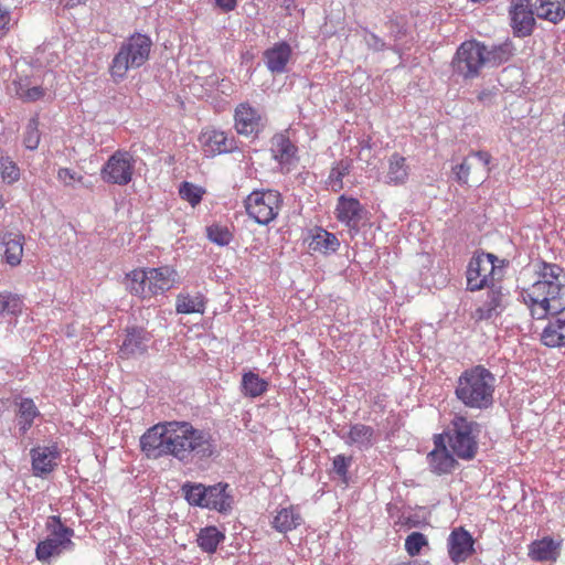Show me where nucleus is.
I'll return each instance as SVG.
<instances>
[{
  "instance_id": "10",
  "label": "nucleus",
  "mask_w": 565,
  "mask_h": 565,
  "mask_svg": "<svg viewBox=\"0 0 565 565\" xmlns=\"http://www.w3.org/2000/svg\"><path fill=\"white\" fill-rule=\"evenodd\" d=\"M136 160L127 150H116L100 169V178L108 184L127 185L131 182Z\"/></svg>"
},
{
  "instance_id": "33",
  "label": "nucleus",
  "mask_w": 565,
  "mask_h": 565,
  "mask_svg": "<svg viewBox=\"0 0 565 565\" xmlns=\"http://www.w3.org/2000/svg\"><path fill=\"white\" fill-rule=\"evenodd\" d=\"M6 263L14 267L21 263L23 256L24 236L20 233L8 232L2 236Z\"/></svg>"
},
{
  "instance_id": "21",
  "label": "nucleus",
  "mask_w": 565,
  "mask_h": 565,
  "mask_svg": "<svg viewBox=\"0 0 565 565\" xmlns=\"http://www.w3.org/2000/svg\"><path fill=\"white\" fill-rule=\"evenodd\" d=\"M14 95L24 103H33L44 97L45 89L36 76L23 75L12 82Z\"/></svg>"
},
{
  "instance_id": "14",
  "label": "nucleus",
  "mask_w": 565,
  "mask_h": 565,
  "mask_svg": "<svg viewBox=\"0 0 565 565\" xmlns=\"http://www.w3.org/2000/svg\"><path fill=\"white\" fill-rule=\"evenodd\" d=\"M151 334L141 327H127L119 347L118 354L121 359H135L147 353Z\"/></svg>"
},
{
  "instance_id": "56",
  "label": "nucleus",
  "mask_w": 565,
  "mask_h": 565,
  "mask_svg": "<svg viewBox=\"0 0 565 565\" xmlns=\"http://www.w3.org/2000/svg\"><path fill=\"white\" fill-rule=\"evenodd\" d=\"M62 2H64L65 7L73 8L82 3L83 0H62Z\"/></svg>"
},
{
  "instance_id": "42",
  "label": "nucleus",
  "mask_w": 565,
  "mask_h": 565,
  "mask_svg": "<svg viewBox=\"0 0 565 565\" xmlns=\"http://www.w3.org/2000/svg\"><path fill=\"white\" fill-rule=\"evenodd\" d=\"M207 238L218 245V246H227L233 239V233L225 225L221 224H212L206 227Z\"/></svg>"
},
{
  "instance_id": "13",
  "label": "nucleus",
  "mask_w": 565,
  "mask_h": 565,
  "mask_svg": "<svg viewBox=\"0 0 565 565\" xmlns=\"http://www.w3.org/2000/svg\"><path fill=\"white\" fill-rule=\"evenodd\" d=\"M199 142L207 157L228 153L237 149L234 136L215 128L203 129L199 136Z\"/></svg>"
},
{
  "instance_id": "38",
  "label": "nucleus",
  "mask_w": 565,
  "mask_h": 565,
  "mask_svg": "<svg viewBox=\"0 0 565 565\" xmlns=\"http://www.w3.org/2000/svg\"><path fill=\"white\" fill-rule=\"evenodd\" d=\"M514 52V46L511 41H505L500 44H494L490 49L484 45V62L492 66L501 65L508 62Z\"/></svg>"
},
{
  "instance_id": "15",
  "label": "nucleus",
  "mask_w": 565,
  "mask_h": 565,
  "mask_svg": "<svg viewBox=\"0 0 565 565\" xmlns=\"http://www.w3.org/2000/svg\"><path fill=\"white\" fill-rule=\"evenodd\" d=\"M32 473L44 478L57 467L61 452L57 444L36 446L30 450Z\"/></svg>"
},
{
  "instance_id": "40",
  "label": "nucleus",
  "mask_w": 565,
  "mask_h": 565,
  "mask_svg": "<svg viewBox=\"0 0 565 565\" xmlns=\"http://www.w3.org/2000/svg\"><path fill=\"white\" fill-rule=\"evenodd\" d=\"M351 168V159H342L334 163L329 174V184L334 191L343 188V178L350 173Z\"/></svg>"
},
{
  "instance_id": "6",
  "label": "nucleus",
  "mask_w": 565,
  "mask_h": 565,
  "mask_svg": "<svg viewBox=\"0 0 565 565\" xmlns=\"http://www.w3.org/2000/svg\"><path fill=\"white\" fill-rule=\"evenodd\" d=\"M447 433L448 445L456 457L462 460H471L478 452V439L481 425L472 419L456 414Z\"/></svg>"
},
{
  "instance_id": "2",
  "label": "nucleus",
  "mask_w": 565,
  "mask_h": 565,
  "mask_svg": "<svg viewBox=\"0 0 565 565\" xmlns=\"http://www.w3.org/2000/svg\"><path fill=\"white\" fill-rule=\"evenodd\" d=\"M537 279L521 294L533 318L541 320L548 313L565 311L564 269L553 263L540 260L535 264Z\"/></svg>"
},
{
  "instance_id": "9",
  "label": "nucleus",
  "mask_w": 565,
  "mask_h": 565,
  "mask_svg": "<svg viewBox=\"0 0 565 565\" xmlns=\"http://www.w3.org/2000/svg\"><path fill=\"white\" fill-rule=\"evenodd\" d=\"M483 54V43L476 40L462 42L451 61L454 73L465 79L478 77L486 65Z\"/></svg>"
},
{
  "instance_id": "43",
  "label": "nucleus",
  "mask_w": 565,
  "mask_h": 565,
  "mask_svg": "<svg viewBox=\"0 0 565 565\" xmlns=\"http://www.w3.org/2000/svg\"><path fill=\"white\" fill-rule=\"evenodd\" d=\"M179 194L182 200L189 202L192 206H195L201 202L204 190L201 186L184 181L180 184Z\"/></svg>"
},
{
  "instance_id": "44",
  "label": "nucleus",
  "mask_w": 565,
  "mask_h": 565,
  "mask_svg": "<svg viewBox=\"0 0 565 565\" xmlns=\"http://www.w3.org/2000/svg\"><path fill=\"white\" fill-rule=\"evenodd\" d=\"M39 119L33 117L25 126L23 145L29 150H35L40 143Z\"/></svg>"
},
{
  "instance_id": "48",
  "label": "nucleus",
  "mask_w": 565,
  "mask_h": 565,
  "mask_svg": "<svg viewBox=\"0 0 565 565\" xmlns=\"http://www.w3.org/2000/svg\"><path fill=\"white\" fill-rule=\"evenodd\" d=\"M45 526L50 534L74 536V530L64 525L60 515L49 516Z\"/></svg>"
},
{
  "instance_id": "52",
  "label": "nucleus",
  "mask_w": 565,
  "mask_h": 565,
  "mask_svg": "<svg viewBox=\"0 0 565 565\" xmlns=\"http://www.w3.org/2000/svg\"><path fill=\"white\" fill-rule=\"evenodd\" d=\"M11 11L8 6L0 3V31H7L10 28Z\"/></svg>"
},
{
  "instance_id": "31",
  "label": "nucleus",
  "mask_w": 565,
  "mask_h": 565,
  "mask_svg": "<svg viewBox=\"0 0 565 565\" xmlns=\"http://www.w3.org/2000/svg\"><path fill=\"white\" fill-rule=\"evenodd\" d=\"M127 289L142 300L153 298V291L145 268H137L126 275Z\"/></svg>"
},
{
  "instance_id": "8",
  "label": "nucleus",
  "mask_w": 565,
  "mask_h": 565,
  "mask_svg": "<svg viewBox=\"0 0 565 565\" xmlns=\"http://www.w3.org/2000/svg\"><path fill=\"white\" fill-rule=\"evenodd\" d=\"M247 215L257 224L268 225L279 215L282 196L277 190H255L244 200Z\"/></svg>"
},
{
  "instance_id": "12",
  "label": "nucleus",
  "mask_w": 565,
  "mask_h": 565,
  "mask_svg": "<svg viewBox=\"0 0 565 565\" xmlns=\"http://www.w3.org/2000/svg\"><path fill=\"white\" fill-rule=\"evenodd\" d=\"M509 15L513 34L526 38L533 33L535 26L532 0H511Z\"/></svg>"
},
{
  "instance_id": "37",
  "label": "nucleus",
  "mask_w": 565,
  "mask_h": 565,
  "mask_svg": "<svg viewBox=\"0 0 565 565\" xmlns=\"http://www.w3.org/2000/svg\"><path fill=\"white\" fill-rule=\"evenodd\" d=\"M536 14L540 19L557 23L565 17V0H537Z\"/></svg>"
},
{
  "instance_id": "50",
  "label": "nucleus",
  "mask_w": 565,
  "mask_h": 565,
  "mask_svg": "<svg viewBox=\"0 0 565 565\" xmlns=\"http://www.w3.org/2000/svg\"><path fill=\"white\" fill-rule=\"evenodd\" d=\"M470 170L471 166L468 163L467 159H465L461 163L456 164L452 167L455 180L461 185L468 184Z\"/></svg>"
},
{
  "instance_id": "29",
  "label": "nucleus",
  "mask_w": 565,
  "mask_h": 565,
  "mask_svg": "<svg viewBox=\"0 0 565 565\" xmlns=\"http://www.w3.org/2000/svg\"><path fill=\"white\" fill-rule=\"evenodd\" d=\"M308 248L311 252H319L321 254H330L338 250L340 242L333 234L321 227H316L310 232L307 238Z\"/></svg>"
},
{
  "instance_id": "11",
  "label": "nucleus",
  "mask_w": 565,
  "mask_h": 565,
  "mask_svg": "<svg viewBox=\"0 0 565 565\" xmlns=\"http://www.w3.org/2000/svg\"><path fill=\"white\" fill-rule=\"evenodd\" d=\"M265 127V119L259 109L248 102L239 103L234 109V129L244 137L256 138Z\"/></svg>"
},
{
  "instance_id": "18",
  "label": "nucleus",
  "mask_w": 565,
  "mask_h": 565,
  "mask_svg": "<svg viewBox=\"0 0 565 565\" xmlns=\"http://www.w3.org/2000/svg\"><path fill=\"white\" fill-rule=\"evenodd\" d=\"M475 540L463 527L454 529L447 540L448 555L454 563L466 562L475 552Z\"/></svg>"
},
{
  "instance_id": "54",
  "label": "nucleus",
  "mask_w": 565,
  "mask_h": 565,
  "mask_svg": "<svg viewBox=\"0 0 565 565\" xmlns=\"http://www.w3.org/2000/svg\"><path fill=\"white\" fill-rule=\"evenodd\" d=\"M494 95L495 94L492 90L483 89L478 94L477 99L483 105H490L494 98Z\"/></svg>"
},
{
  "instance_id": "53",
  "label": "nucleus",
  "mask_w": 565,
  "mask_h": 565,
  "mask_svg": "<svg viewBox=\"0 0 565 565\" xmlns=\"http://www.w3.org/2000/svg\"><path fill=\"white\" fill-rule=\"evenodd\" d=\"M215 6L224 13H228L237 7V0H214Z\"/></svg>"
},
{
  "instance_id": "35",
  "label": "nucleus",
  "mask_w": 565,
  "mask_h": 565,
  "mask_svg": "<svg viewBox=\"0 0 565 565\" xmlns=\"http://www.w3.org/2000/svg\"><path fill=\"white\" fill-rule=\"evenodd\" d=\"M268 382L260 377L257 373L248 371L243 374L241 382V391L244 396L255 398L265 394L268 390Z\"/></svg>"
},
{
  "instance_id": "26",
  "label": "nucleus",
  "mask_w": 565,
  "mask_h": 565,
  "mask_svg": "<svg viewBox=\"0 0 565 565\" xmlns=\"http://www.w3.org/2000/svg\"><path fill=\"white\" fill-rule=\"evenodd\" d=\"M151 285L153 297L163 295L170 290L177 281V271L171 266H160L153 268H145Z\"/></svg>"
},
{
  "instance_id": "24",
  "label": "nucleus",
  "mask_w": 565,
  "mask_h": 565,
  "mask_svg": "<svg viewBox=\"0 0 565 565\" xmlns=\"http://www.w3.org/2000/svg\"><path fill=\"white\" fill-rule=\"evenodd\" d=\"M15 418L19 436H24L33 426L34 420L41 416V413L34 401L30 397L14 398Z\"/></svg>"
},
{
  "instance_id": "19",
  "label": "nucleus",
  "mask_w": 565,
  "mask_h": 565,
  "mask_svg": "<svg viewBox=\"0 0 565 565\" xmlns=\"http://www.w3.org/2000/svg\"><path fill=\"white\" fill-rule=\"evenodd\" d=\"M487 299L472 313L476 321L491 320L498 318L504 310V292L500 285L487 288Z\"/></svg>"
},
{
  "instance_id": "55",
  "label": "nucleus",
  "mask_w": 565,
  "mask_h": 565,
  "mask_svg": "<svg viewBox=\"0 0 565 565\" xmlns=\"http://www.w3.org/2000/svg\"><path fill=\"white\" fill-rule=\"evenodd\" d=\"M471 154L477 157L483 163V166H488L490 163L491 157L486 151H473Z\"/></svg>"
},
{
  "instance_id": "7",
  "label": "nucleus",
  "mask_w": 565,
  "mask_h": 565,
  "mask_svg": "<svg viewBox=\"0 0 565 565\" xmlns=\"http://www.w3.org/2000/svg\"><path fill=\"white\" fill-rule=\"evenodd\" d=\"M501 260L491 253H479L472 256L466 270L467 290L479 291L494 285L502 278Z\"/></svg>"
},
{
  "instance_id": "58",
  "label": "nucleus",
  "mask_w": 565,
  "mask_h": 565,
  "mask_svg": "<svg viewBox=\"0 0 565 565\" xmlns=\"http://www.w3.org/2000/svg\"><path fill=\"white\" fill-rule=\"evenodd\" d=\"M6 200L3 198V194L0 192V210L4 206Z\"/></svg>"
},
{
  "instance_id": "57",
  "label": "nucleus",
  "mask_w": 565,
  "mask_h": 565,
  "mask_svg": "<svg viewBox=\"0 0 565 565\" xmlns=\"http://www.w3.org/2000/svg\"><path fill=\"white\" fill-rule=\"evenodd\" d=\"M282 2L287 9H290L294 6L295 0H282Z\"/></svg>"
},
{
  "instance_id": "3",
  "label": "nucleus",
  "mask_w": 565,
  "mask_h": 565,
  "mask_svg": "<svg viewBox=\"0 0 565 565\" xmlns=\"http://www.w3.org/2000/svg\"><path fill=\"white\" fill-rule=\"evenodd\" d=\"M495 382L494 374L486 366H471L457 379L455 396L467 408L488 409L494 402Z\"/></svg>"
},
{
  "instance_id": "34",
  "label": "nucleus",
  "mask_w": 565,
  "mask_h": 565,
  "mask_svg": "<svg viewBox=\"0 0 565 565\" xmlns=\"http://www.w3.org/2000/svg\"><path fill=\"white\" fill-rule=\"evenodd\" d=\"M297 147L285 136H277L273 140L271 153L281 166L291 164L296 158Z\"/></svg>"
},
{
  "instance_id": "51",
  "label": "nucleus",
  "mask_w": 565,
  "mask_h": 565,
  "mask_svg": "<svg viewBox=\"0 0 565 565\" xmlns=\"http://www.w3.org/2000/svg\"><path fill=\"white\" fill-rule=\"evenodd\" d=\"M387 28L390 31V35L396 41L401 40L406 34V29L404 24L397 20L391 19L387 22Z\"/></svg>"
},
{
  "instance_id": "39",
  "label": "nucleus",
  "mask_w": 565,
  "mask_h": 565,
  "mask_svg": "<svg viewBox=\"0 0 565 565\" xmlns=\"http://www.w3.org/2000/svg\"><path fill=\"white\" fill-rule=\"evenodd\" d=\"M205 310V299L202 294L191 296L189 294H180L177 296L175 311L178 313H203Z\"/></svg>"
},
{
  "instance_id": "49",
  "label": "nucleus",
  "mask_w": 565,
  "mask_h": 565,
  "mask_svg": "<svg viewBox=\"0 0 565 565\" xmlns=\"http://www.w3.org/2000/svg\"><path fill=\"white\" fill-rule=\"evenodd\" d=\"M364 42L366 46L374 52H382L388 49L387 44L375 33L364 29Z\"/></svg>"
},
{
  "instance_id": "28",
  "label": "nucleus",
  "mask_w": 565,
  "mask_h": 565,
  "mask_svg": "<svg viewBox=\"0 0 565 565\" xmlns=\"http://www.w3.org/2000/svg\"><path fill=\"white\" fill-rule=\"evenodd\" d=\"M24 309L23 298L11 291L0 292V321H7L15 327L17 319L22 315Z\"/></svg>"
},
{
  "instance_id": "23",
  "label": "nucleus",
  "mask_w": 565,
  "mask_h": 565,
  "mask_svg": "<svg viewBox=\"0 0 565 565\" xmlns=\"http://www.w3.org/2000/svg\"><path fill=\"white\" fill-rule=\"evenodd\" d=\"M338 221L351 230L358 231L362 220L363 206L358 199L341 195L335 207Z\"/></svg>"
},
{
  "instance_id": "59",
  "label": "nucleus",
  "mask_w": 565,
  "mask_h": 565,
  "mask_svg": "<svg viewBox=\"0 0 565 565\" xmlns=\"http://www.w3.org/2000/svg\"><path fill=\"white\" fill-rule=\"evenodd\" d=\"M405 565H416V563H407V564H405Z\"/></svg>"
},
{
  "instance_id": "36",
  "label": "nucleus",
  "mask_w": 565,
  "mask_h": 565,
  "mask_svg": "<svg viewBox=\"0 0 565 565\" xmlns=\"http://www.w3.org/2000/svg\"><path fill=\"white\" fill-rule=\"evenodd\" d=\"M225 535L216 526H205L200 530L196 539L199 547L209 554L216 552L218 545L224 541Z\"/></svg>"
},
{
  "instance_id": "1",
  "label": "nucleus",
  "mask_w": 565,
  "mask_h": 565,
  "mask_svg": "<svg viewBox=\"0 0 565 565\" xmlns=\"http://www.w3.org/2000/svg\"><path fill=\"white\" fill-rule=\"evenodd\" d=\"M139 441L148 459L170 456L184 465L209 459L215 452L211 433L186 420L158 423L149 427Z\"/></svg>"
},
{
  "instance_id": "47",
  "label": "nucleus",
  "mask_w": 565,
  "mask_h": 565,
  "mask_svg": "<svg viewBox=\"0 0 565 565\" xmlns=\"http://www.w3.org/2000/svg\"><path fill=\"white\" fill-rule=\"evenodd\" d=\"M352 463V457H347L345 455H337L332 460V470L339 477V479L348 483L349 480V467Z\"/></svg>"
},
{
  "instance_id": "25",
  "label": "nucleus",
  "mask_w": 565,
  "mask_h": 565,
  "mask_svg": "<svg viewBox=\"0 0 565 565\" xmlns=\"http://www.w3.org/2000/svg\"><path fill=\"white\" fill-rule=\"evenodd\" d=\"M552 316L541 333V341L547 348H561L565 345V315L548 313Z\"/></svg>"
},
{
  "instance_id": "20",
  "label": "nucleus",
  "mask_w": 565,
  "mask_h": 565,
  "mask_svg": "<svg viewBox=\"0 0 565 565\" xmlns=\"http://www.w3.org/2000/svg\"><path fill=\"white\" fill-rule=\"evenodd\" d=\"M73 536L50 534L40 541L35 548V556L42 563H47L52 557L60 556L65 551L74 548Z\"/></svg>"
},
{
  "instance_id": "32",
  "label": "nucleus",
  "mask_w": 565,
  "mask_h": 565,
  "mask_svg": "<svg viewBox=\"0 0 565 565\" xmlns=\"http://www.w3.org/2000/svg\"><path fill=\"white\" fill-rule=\"evenodd\" d=\"M409 167L406 158L395 152L388 158L385 183L388 185H402L408 180Z\"/></svg>"
},
{
  "instance_id": "17",
  "label": "nucleus",
  "mask_w": 565,
  "mask_h": 565,
  "mask_svg": "<svg viewBox=\"0 0 565 565\" xmlns=\"http://www.w3.org/2000/svg\"><path fill=\"white\" fill-rule=\"evenodd\" d=\"M434 445L435 448L427 455L430 471L437 476L451 473L458 463L454 452L446 447L443 435L435 436Z\"/></svg>"
},
{
  "instance_id": "46",
  "label": "nucleus",
  "mask_w": 565,
  "mask_h": 565,
  "mask_svg": "<svg viewBox=\"0 0 565 565\" xmlns=\"http://www.w3.org/2000/svg\"><path fill=\"white\" fill-rule=\"evenodd\" d=\"M428 544L426 536L420 532H412L405 540V550L411 556H416Z\"/></svg>"
},
{
  "instance_id": "45",
  "label": "nucleus",
  "mask_w": 565,
  "mask_h": 565,
  "mask_svg": "<svg viewBox=\"0 0 565 565\" xmlns=\"http://www.w3.org/2000/svg\"><path fill=\"white\" fill-rule=\"evenodd\" d=\"M56 178L66 188H74L75 183L89 188V185L85 183L84 177L70 168H60Z\"/></svg>"
},
{
  "instance_id": "41",
  "label": "nucleus",
  "mask_w": 565,
  "mask_h": 565,
  "mask_svg": "<svg viewBox=\"0 0 565 565\" xmlns=\"http://www.w3.org/2000/svg\"><path fill=\"white\" fill-rule=\"evenodd\" d=\"M20 168L8 156H0V177L3 183L13 184L20 179Z\"/></svg>"
},
{
  "instance_id": "27",
  "label": "nucleus",
  "mask_w": 565,
  "mask_h": 565,
  "mask_svg": "<svg viewBox=\"0 0 565 565\" xmlns=\"http://www.w3.org/2000/svg\"><path fill=\"white\" fill-rule=\"evenodd\" d=\"M303 523L300 509L297 505L279 508L271 520V526L279 533H287L296 530Z\"/></svg>"
},
{
  "instance_id": "22",
  "label": "nucleus",
  "mask_w": 565,
  "mask_h": 565,
  "mask_svg": "<svg viewBox=\"0 0 565 565\" xmlns=\"http://www.w3.org/2000/svg\"><path fill=\"white\" fill-rule=\"evenodd\" d=\"M342 439L348 446L367 450L376 444L377 434L372 426L356 423L349 426V430L342 436Z\"/></svg>"
},
{
  "instance_id": "16",
  "label": "nucleus",
  "mask_w": 565,
  "mask_h": 565,
  "mask_svg": "<svg viewBox=\"0 0 565 565\" xmlns=\"http://www.w3.org/2000/svg\"><path fill=\"white\" fill-rule=\"evenodd\" d=\"M292 54L291 45L286 41H279L263 52V62L273 75L284 74L288 71Z\"/></svg>"
},
{
  "instance_id": "5",
  "label": "nucleus",
  "mask_w": 565,
  "mask_h": 565,
  "mask_svg": "<svg viewBox=\"0 0 565 565\" xmlns=\"http://www.w3.org/2000/svg\"><path fill=\"white\" fill-rule=\"evenodd\" d=\"M228 488L230 486L224 482L205 486L200 482L186 481L182 484L181 492L192 507L227 513L233 505V497L228 492Z\"/></svg>"
},
{
  "instance_id": "30",
  "label": "nucleus",
  "mask_w": 565,
  "mask_h": 565,
  "mask_svg": "<svg viewBox=\"0 0 565 565\" xmlns=\"http://www.w3.org/2000/svg\"><path fill=\"white\" fill-rule=\"evenodd\" d=\"M561 542L552 537L536 540L529 545V556L536 562L556 561L559 555Z\"/></svg>"
},
{
  "instance_id": "4",
  "label": "nucleus",
  "mask_w": 565,
  "mask_h": 565,
  "mask_svg": "<svg viewBox=\"0 0 565 565\" xmlns=\"http://www.w3.org/2000/svg\"><path fill=\"white\" fill-rule=\"evenodd\" d=\"M153 42L141 32H135L126 38L115 53L108 71L114 83H121L129 71L142 67L150 58Z\"/></svg>"
}]
</instances>
